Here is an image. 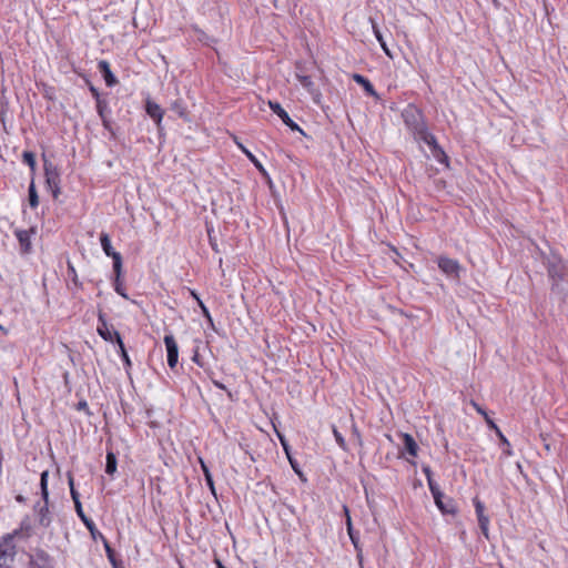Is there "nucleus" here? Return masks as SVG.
<instances>
[{"mask_svg": "<svg viewBox=\"0 0 568 568\" xmlns=\"http://www.w3.org/2000/svg\"><path fill=\"white\" fill-rule=\"evenodd\" d=\"M33 510L38 516L39 526L48 528L52 523V514L49 510V501H43V504L37 503L33 507Z\"/></svg>", "mask_w": 568, "mask_h": 568, "instance_id": "obj_12", "label": "nucleus"}, {"mask_svg": "<svg viewBox=\"0 0 568 568\" xmlns=\"http://www.w3.org/2000/svg\"><path fill=\"white\" fill-rule=\"evenodd\" d=\"M437 266L448 278L457 283L460 281L462 273L465 271L457 260L446 255L437 257Z\"/></svg>", "mask_w": 568, "mask_h": 568, "instance_id": "obj_4", "label": "nucleus"}, {"mask_svg": "<svg viewBox=\"0 0 568 568\" xmlns=\"http://www.w3.org/2000/svg\"><path fill=\"white\" fill-rule=\"evenodd\" d=\"M240 149L245 153V155L250 159V161L254 164V166L263 174L266 175V170L262 165V163L242 144L239 143Z\"/></svg>", "mask_w": 568, "mask_h": 568, "instance_id": "obj_28", "label": "nucleus"}, {"mask_svg": "<svg viewBox=\"0 0 568 568\" xmlns=\"http://www.w3.org/2000/svg\"><path fill=\"white\" fill-rule=\"evenodd\" d=\"M100 243L104 254L112 258L113 261V272L114 274H120L122 272V255L114 251L111 244L110 235L105 232L100 234Z\"/></svg>", "mask_w": 568, "mask_h": 568, "instance_id": "obj_6", "label": "nucleus"}, {"mask_svg": "<svg viewBox=\"0 0 568 568\" xmlns=\"http://www.w3.org/2000/svg\"><path fill=\"white\" fill-rule=\"evenodd\" d=\"M43 170H44L47 187L51 191L53 199L57 200L61 193L60 170L55 164H53L51 161H49L44 155H43Z\"/></svg>", "mask_w": 568, "mask_h": 568, "instance_id": "obj_3", "label": "nucleus"}, {"mask_svg": "<svg viewBox=\"0 0 568 568\" xmlns=\"http://www.w3.org/2000/svg\"><path fill=\"white\" fill-rule=\"evenodd\" d=\"M352 435H353L354 439L356 440V443L359 446H362L363 445L362 436H361V433L355 424H353V426H352Z\"/></svg>", "mask_w": 568, "mask_h": 568, "instance_id": "obj_47", "label": "nucleus"}, {"mask_svg": "<svg viewBox=\"0 0 568 568\" xmlns=\"http://www.w3.org/2000/svg\"><path fill=\"white\" fill-rule=\"evenodd\" d=\"M77 514L80 517V519L82 520V523L84 524V526L90 531V535L93 540H98V538H103V534L98 530L93 520L84 514L82 505H79V510H77Z\"/></svg>", "mask_w": 568, "mask_h": 568, "instance_id": "obj_14", "label": "nucleus"}, {"mask_svg": "<svg viewBox=\"0 0 568 568\" xmlns=\"http://www.w3.org/2000/svg\"><path fill=\"white\" fill-rule=\"evenodd\" d=\"M16 500L19 503V504H24L26 503V497L22 496V495H17L16 496Z\"/></svg>", "mask_w": 568, "mask_h": 568, "instance_id": "obj_55", "label": "nucleus"}, {"mask_svg": "<svg viewBox=\"0 0 568 568\" xmlns=\"http://www.w3.org/2000/svg\"><path fill=\"white\" fill-rule=\"evenodd\" d=\"M474 507H475L477 517L485 516V506L478 498H474Z\"/></svg>", "mask_w": 568, "mask_h": 568, "instance_id": "obj_42", "label": "nucleus"}, {"mask_svg": "<svg viewBox=\"0 0 568 568\" xmlns=\"http://www.w3.org/2000/svg\"><path fill=\"white\" fill-rule=\"evenodd\" d=\"M355 550H356V558L358 560V564H359L361 568H363V550H362L361 545L358 546V549H355Z\"/></svg>", "mask_w": 568, "mask_h": 568, "instance_id": "obj_53", "label": "nucleus"}, {"mask_svg": "<svg viewBox=\"0 0 568 568\" xmlns=\"http://www.w3.org/2000/svg\"><path fill=\"white\" fill-rule=\"evenodd\" d=\"M415 141L424 142L425 144H427L429 146L430 151L433 150V148L438 145L436 136L434 134H432L428 129L425 130V133H422L420 135H418L415 139Z\"/></svg>", "mask_w": 568, "mask_h": 568, "instance_id": "obj_25", "label": "nucleus"}, {"mask_svg": "<svg viewBox=\"0 0 568 568\" xmlns=\"http://www.w3.org/2000/svg\"><path fill=\"white\" fill-rule=\"evenodd\" d=\"M195 32L197 33V39L199 41H201L202 43L206 44V45H211L212 43H215L216 40L210 36H207L203 30L201 29H195Z\"/></svg>", "mask_w": 568, "mask_h": 568, "instance_id": "obj_38", "label": "nucleus"}, {"mask_svg": "<svg viewBox=\"0 0 568 568\" xmlns=\"http://www.w3.org/2000/svg\"><path fill=\"white\" fill-rule=\"evenodd\" d=\"M352 79L359 85L363 87L364 91L369 95L374 98H378V94L372 84V82L364 75L359 73H354Z\"/></svg>", "mask_w": 568, "mask_h": 568, "instance_id": "obj_18", "label": "nucleus"}, {"mask_svg": "<svg viewBox=\"0 0 568 568\" xmlns=\"http://www.w3.org/2000/svg\"><path fill=\"white\" fill-rule=\"evenodd\" d=\"M114 331L115 329H113L112 325H109L105 314L102 311H100L98 314L97 326V332L100 335V337L103 338L105 342L115 343V337L113 335Z\"/></svg>", "mask_w": 568, "mask_h": 568, "instance_id": "obj_10", "label": "nucleus"}, {"mask_svg": "<svg viewBox=\"0 0 568 568\" xmlns=\"http://www.w3.org/2000/svg\"><path fill=\"white\" fill-rule=\"evenodd\" d=\"M171 110H173L180 118L186 116V106L181 99L171 103Z\"/></svg>", "mask_w": 568, "mask_h": 568, "instance_id": "obj_32", "label": "nucleus"}, {"mask_svg": "<svg viewBox=\"0 0 568 568\" xmlns=\"http://www.w3.org/2000/svg\"><path fill=\"white\" fill-rule=\"evenodd\" d=\"M216 568H226L220 559H215Z\"/></svg>", "mask_w": 568, "mask_h": 568, "instance_id": "obj_57", "label": "nucleus"}, {"mask_svg": "<svg viewBox=\"0 0 568 568\" xmlns=\"http://www.w3.org/2000/svg\"><path fill=\"white\" fill-rule=\"evenodd\" d=\"M402 438L405 452L410 456L416 457L419 448L414 437L410 434L403 433Z\"/></svg>", "mask_w": 568, "mask_h": 568, "instance_id": "obj_20", "label": "nucleus"}, {"mask_svg": "<svg viewBox=\"0 0 568 568\" xmlns=\"http://www.w3.org/2000/svg\"><path fill=\"white\" fill-rule=\"evenodd\" d=\"M333 435H334V438L336 440V443L338 444V446L343 449V450H347V445H346V442H345V438L343 437V435L338 432V429L333 426Z\"/></svg>", "mask_w": 568, "mask_h": 568, "instance_id": "obj_40", "label": "nucleus"}, {"mask_svg": "<svg viewBox=\"0 0 568 568\" xmlns=\"http://www.w3.org/2000/svg\"><path fill=\"white\" fill-rule=\"evenodd\" d=\"M69 485H70V494L72 497V500L74 501V507H75V511H77V510H79V505H82V504L80 501L79 493L74 489L73 478L71 476L69 477Z\"/></svg>", "mask_w": 568, "mask_h": 568, "instance_id": "obj_37", "label": "nucleus"}, {"mask_svg": "<svg viewBox=\"0 0 568 568\" xmlns=\"http://www.w3.org/2000/svg\"><path fill=\"white\" fill-rule=\"evenodd\" d=\"M199 460L201 464V469L203 471L205 483H206L207 487L210 488L211 493L216 497L214 480H213V476L210 471V468L207 467V465L205 464V462L202 458H200Z\"/></svg>", "mask_w": 568, "mask_h": 568, "instance_id": "obj_23", "label": "nucleus"}, {"mask_svg": "<svg viewBox=\"0 0 568 568\" xmlns=\"http://www.w3.org/2000/svg\"><path fill=\"white\" fill-rule=\"evenodd\" d=\"M478 519V525H479V528L483 532V535L488 539L489 538V518L488 516H478L477 517Z\"/></svg>", "mask_w": 568, "mask_h": 568, "instance_id": "obj_35", "label": "nucleus"}, {"mask_svg": "<svg viewBox=\"0 0 568 568\" xmlns=\"http://www.w3.org/2000/svg\"><path fill=\"white\" fill-rule=\"evenodd\" d=\"M113 335L115 337V343L119 346V354H120L121 359H122V362L124 364L125 371L129 374V371L132 367V362H131L130 356H129V354L126 352L125 345L123 343V339H122L120 333L118 331H114Z\"/></svg>", "mask_w": 568, "mask_h": 568, "instance_id": "obj_17", "label": "nucleus"}, {"mask_svg": "<svg viewBox=\"0 0 568 568\" xmlns=\"http://www.w3.org/2000/svg\"><path fill=\"white\" fill-rule=\"evenodd\" d=\"M296 78H297L298 82L301 83V85L303 88H305L308 92L314 91V82L310 75L297 74Z\"/></svg>", "mask_w": 568, "mask_h": 568, "instance_id": "obj_34", "label": "nucleus"}, {"mask_svg": "<svg viewBox=\"0 0 568 568\" xmlns=\"http://www.w3.org/2000/svg\"><path fill=\"white\" fill-rule=\"evenodd\" d=\"M75 408H77L78 410H83V412H85V414H87L88 416H90V415L92 414V413L90 412V408H89V405H88L87 400H84V399H82V400L78 402V404H77Z\"/></svg>", "mask_w": 568, "mask_h": 568, "instance_id": "obj_45", "label": "nucleus"}, {"mask_svg": "<svg viewBox=\"0 0 568 568\" xmlns=\"http://www.w3.org/2000/svg\"><path fill=\"white\" fill-rule=\"evenodd\" d=\"M67 273H68V277L74 284V286L77 288H81L82 287V283L80 282V280L78 277V274H77V271H75V267L73 266V264L71 262H68V272Z\"/></svg>", "mask_w": 568, "mask_h": 568, "instance_id": "obj_33", "label": "nucleus"}, {"mask_svg": "<svg viewBox=\"0 0 568 568\" xmlns=\"http://www.w3.org/2000/svg\"><path fill=\"white\" fill-rule=\"evenodd\" d=\"M422 470H423L424 475L426 476L427 480H429V478H433V471L430 469V466L423 465Z\"/></svg>", "mask_w": 568, "mask_h": 568, "instance_id": "obj_51", "label": "nucleus"}, {"mask_svg": "<svg viewBox=\"0 0 568 568\" xmlns=\"http://www.w3.org/2000/svg\"><path fill=\"white\" fill-rule=\"evenodd\" d=\"M0 120L2 122H4V111L3 110H1V112H0Z\"/></svg>", "mask_w": 568, "mask_h": 568, "instance_id": "obj_59", "label": "nucleus"}, {"mask_svg": "<svg viewBox=\"0 0 568 568\" xmlns=\"http://www.w3.org/2000/svg\"><path fill=\"white\" fill-rule=\"evenodd\" d=\"M542 263L547 267L548 276L551 280V291H562L561 284H568V267L561 256L550 250L549 254L541 253Z\"/></svg>", "mask_w": 568, "mask_h": 568, "instance_id": "obj_1", "label": "nucleus"}, {"mask_svg": "<svg viewBox=\"0 0 568 568\" xmlns=\"http://www.w3.org/2000/svg\"><path fill=\"white\" fill-rule=\"evenodd\" d=\"M22 161L23 163L28 164L32 174H34L36 172V166H37V162H36V155L33 152L31 151H24L22 153Z\"/></svg>", "mask_w": 568, "mask_h": 568, "instance_id": "obj_30", "label": "nucleus"}, {"mask_svg": "<svg viewBox=\"0 0 568 568\" xmlns=\"http://www.w3.org/2000/svg\"><path fill=\"white\" fill-rule=\"evenodd\" d=\"M37 558L42 561V564H38L37 561L31 560V568H51L48 564L49 556L45 551L40 550L37 554Z\"/></svg>", "mask_w": 568, "mask_h": 568, "instance_id": "obj_29", "label": "nucleus"}, {"mask_svg": "<svg viewBox=\"0 0 568 568\" xmlns=\"http://www.w3.org/2000/svg\"><path fill=\"white\" fill-rule=\"evenodd\" d=\"M28 200H29V204L32 209H36L38 207L39 205V195H38V192H37V187H36V183H34V179L32 178L31 179V182H30V185H29V189H28Z\"/></svg>", "mask_w": 568, "mask_h": 568, "instance_id": "obj_26", "label": "nucleus"}, {"mask_svg": "<svg viewBox=\"0 0 568 568\" xmlns=\"http://www.w3.org/2000/svg\"><path fill=\"white\" fill-rule=\"evenodd\" d=\"M48 478H49V471L48 470H43L40 475V480L41 481H48Z\"/></svg>", "mask_w": 568, "mask_h": 568, "instance_id": "obj_54", "label": "nucleus"}, {"mask_svg": "<svg viewBox=\"0 0 568 568\" xmlns=\"http://www.w3.org/2000/svg\"><path fill=\"white\" fill-rule=\"evenodd\" d=\"M102 541H103V545H104V548H105V552H106V556L109 558V560L114 564V550L111 548L109 541L106 540V538L103 536V538H100Z\"/></svg>", "mask_w": 568, "mask_h": 568, "instance_id": "obj_41", "label": "nucleus"}, {"mask_svg": "<svg viewBox=\"0 0 568 568\" xmlns=\"http://www.w3.org/2000/svg\"><path fill=\"white\" fill-rule=\"evenodd\" d=\"M0 331H1L4 335H7V334H8V329H7L4 326H2L1 324H0Z\"/></svg>", "mask_w": 568, "mask_h": 568, "instance_id": "obj_58", "label": "nucleus"}, {"mask_svg": "<svg viewBox=\"0 0 568 568\" xmlns=\"http://www.w3.org/2000/svg\"><path fill=\"white\" fill-rule=\"evenodd\" d=\"M88 83H89V90L92 93L95 101L98 102L99 100H102L100 97L99 90L91 82H88Z\"/></svg>", "mask_w": 568, "mask_h": 568, "instance_id": "obj_50", "label": "nucleus"}, {"mask_svg": "<svg viewBox=\"0 0 568 568\" xmlns=\"http://www.w3.org/2000/svg\"><path fill=\"white\" fill-rule=\"evenodd\" d=\"M41 498L43 501H49L48 481L40 480Z\"/></svg>", "mask_w": 568, "mask_h": 568, "instance_id": "obj_44", "label": "nucleus"}, {"mask_svg": "<svg viewBox=\"0 0 568 568\" xmlns=\"http://www.w3.org/2000/svg\"><path fill=\"white\" fill-rule=\"evenodd\" d=\"M97 111L99 116L101 118L102 124L105 129H110V121L108 115L111 113V110L109 109L108 102L105 100H99L97 102Z\"/></svg>", "mask_w": 568, "mask_h": 568, "instance_id": "obj_19", "label": "nucleus"}, {"mask_svg": "<svg viewBox=\"0 0 568 568\" xmlns=\"http://www.w3.org/2000/svg\"><path fill=\"white\" fill-rule=\"evenodd\" d=\"M209 241H210V245H211L212 250L215 252H219V245H217L216 239H214L210 232H209Z\"/></svg>", "mask_w": 568, "mask_h": 568, "instance_id": "obj_52", "label": "nucleus"}, {"mask_svg": "<svg viewBox=\"0 0 568 568\" xmlns=\"http://www.w3.org/2000/svg\"><path fill=\"white\" fill-rule=\"evenodd\" d=\"M192 295H193V297H195V298H196V301L199 302L200 297L197 296V294H196L194 291H192Z\"/></svg>", "mask_w": 568, "mask_h": 568, "instance_id": "obj_60", "label": "nucleus"}, {"mask_svg": "<svg viewBox=\"0 0 568 568\" xmlns=\"http://www.w3.org/2000/svg\"><path fill=\"white\" fill-rule=\"evenodd\" d=\"M164 344L166 347L168 365L171 369H174L179 362V347L173 334L170 333L164 336Z\"/></svg>", "mask_w": 568, "mask_h": 568, "instance_id": "obj_8", "label": "nucleus"}, {"mask_svg": "<svg viewBox=\"0 0 568 568\" xmlns=\"http://www.w3.org/2000/svg\"><path fill=\"white\" fill-rule=\"evenodd\" d=\"M473 407L476 409V412L478 414H480L487 426L490 428V430H494L497 435V437L499 438L500 440V444L505 447L504 450H503V454L505 456H511L513 455V450H511V446H510V443L509 440L506 438V436L503 434V432L500 430V428L496 425V423L488 416L487 412L480 406L478 405L477 403L473 402L471 403Z\"/></svg>", "mask_w": 568, "mask_h": 568, "instance_id": "obj_5", "label": "nucleus"}, {"mask_svg": "<svg viewBox=\"0 0 568 568\" xmlns=\"http://www.w3.org/2000/svg\"><path fill=\"white\" fill-rule=\"evenodd\" d=\"M9 537L2 536L0 540V568H9L17 555L16 544Z\"/></svg>", "mask_w": 568, "mask_h": 568, "instance_id": "obj_7", "label": "nucleus"}, {"mask_svg": "<svg viewBox=\"0 0 568 568\" xmlns=\"http://www.w3.org/2000/svg\"><path fill=\"white\" fill-rule=\"evenodd\" d=\"M121 276H122V272L118 275L115 274V278H114V282H113V286H114V291L120 295L122 296L123 298L128 300L129 296L125 292V288L123 286V283H122V280H121Z\"/></svg>", "mask_w": 568, "mask_h": 568, "instance_id": "obj_31", "label": "nucleus"}, {"mask_svg": "<svg viewBox=\"0 0 568 568\" xmlns=\"http://www.w3.org/2000/svg\"><path fill=\"white\" fill-rule=\"evenodd\" d=\"M4 536H10L9 538H10V541H12V542H14L16 538L24 540V531H20V527H18L10 534H6Z\"/></svg>", "mask_w": 568, "mask_h": 568, "instance_id": "obj_43", "label": "nucleus"}, {"mask_svg": "<svg viewBox=\"0 0 568 568\" xmlns=\"http://www.w3.org/2000/svg\"><path fill=\"white\" fill-rule=\"evenodd\" d=\"M34 229L30 230H16L14 235L20 245L21 254H29L32 251L31 235L34 234Z\"/></svg>", "mask_w": 568, "mask_h": 568, "instance_id": "obj_11", "label": "nucleus"}, {"mask_svg": "<svg viewBox=\"0 0 568 568\" xmlns=\"http://www.w3.org/2000/svg\"><path fill=\"white\" fill-rule=\"evenodd\" d=\"M427 484L434 499H438V497H440V495L443 494L438 484L433 478H429V480H427Z\"/></svg>", "mask_w": 568, "mask_h": 568, "instance_id": "obj_39", "label": "nucleus"}, {"mask_svg": "<svg viewBox=\"0 0 568 568\" xmlns=\"http://www.w3.org/2000/svg\"><path fill=\"white\" fill-rule=\"evenodd\" d=\"M434 500H435L436 506L443 514H449V515L456 514L457 509H456V505H455V501L453 498L445 497V495L442 494L440 497H438V499H434Z\"/></svg>", "mask_w": 568, "mask_h": 568, "instance_id": "obj_16", "label": "nucleus"}, {"mask_svg": "<svg viewBox=\"0 0 568 568\" xmlns=\"http://www.w3.org/2000/svg\"><path fill=\"white\" fill-rule=\"evenodd\" d=\"M344 513L346 515V525H347V532H348L349 539H351L354 548L358 549V546H359V535H358V532L354 531V529H353L352 519H351V516H349V510H348V508L346 506H344Z\"/></svg>", "mask_w": 568, "mask_h": 568, "instance_id": "obj_22", "label": "nucleus"}, {"mask_svg": "<svg viewBox=\"0 0 568 568\" xmlns=\"http://www.w3.org/2000/svg\"><path fill=\"white\" fill-rule=\"evenodd\" d=\"M199 305L202 310L204 317L207 318V321L211 323V325H213V320L211 317L209 308L204 305V303L201 300H199Z\"/></svg>", "mask_w": 568, "mask_h": 568, "instance_id": "obj_46", "label": "nucleus"}, {"mask_svg": "<svg viewBox=\"0 0 568 568\" xmlns=\"http://www.w3.org/2000/svg\"><path fill=\"white\" fill-rule=\"evenodd\" d=\"M402 119L414 140L428 129L423 111L413 103L407 104L402 111Z\"/></svg>", "mask_w": 568, "mask_h": 568, "instance_id": "obj_2", "label": "nucleus"}, {"mask_svg": "<svg viewBox=\"0 0 568 568\" xmlns=\"http://www.w3.org/2000/svg\"><path fill=\"white\" fill-rule=\"evenodd\" d=\"M214 385L220 388V389H226V387L224 386V384L220 383V382H214Z\"/></svg>", "mask_w": 568, "mask_h": 568, "instance_id": "obj_56", "label": "nucleus"}, {"mask_svg": "<svg viewBox=\"0 0 568 568\" xmlns=\"http://www.w3.org/2000/svg\"><path fill=\"white\" fill-rule=\"evenodd\" d=\"M20 531H24V540L29 539L32 534V526L29 517H24L20 523Z\"/></svg>", "mask_w": 568, "mask_h": 568, "instance_id": "obj_36", "label": "nucleus"}, {"mask_svg": "<svg viewBox=\"0 0 568 568\" xmlns=\"http://www.w3.org/2000/svg\"><path fill=\"white\" fill-rule=\"evenodd\" d=\"M277 436L280 438V442H281V444L283 446V449H284L286 456L288 457V455H291V453H290V446H288L285 437L283 435H281L280 433H277Z\"/></svg>", "mask_w": 568, "mask_h": 568, "instance_id": "obj_49", "label": "nucleus"}, {"mask_svg": "<svg viewBox=\"0 0 568 568\" xmlns=\"http://www.w3.org/2000/svg\"><path fill=\"white\" fill-rule=\"evenodd\" d=\"M430 153L438 163L448 164V156L439 144L433 148Z\"/></svg>", "mask_w": 568, "mask_h": 568, "instance_id": "obj_27", "label": "nucleus"}, {"mask_svg": "<svg viewBox=\"0 0 568 568\" xmlns=\"http://www.w3.org/2000/svg\"><path fill=\"white\" fill-rule=\"evenodd\" d=\"M145 112L155 122L159 130L162 129L163 109L156 102L148 99L145 101Z\"/></svg>", "mask_w": 568, "mask_h": 568, "instance_id": "obj_13", "label": "nucleus"}, {"mask_svg": "<svg viewBox=\"0 0 568 568\" xmlns=\"http://www.w3.org/2000/svg\"><path fill=\"white\" fill-rule=\"evenodd\" d=\"M98 69L102 74L106 87L112 88L118 83V79L111 71L110 63L106 60H100L98 62Z\"/></svg>", "mask_w": 568, "mask_h": 568, "instance_id": "obj_15", "label": "nucleus"}, {"mask_svg": "<svg viewBox=\"0 0 568 568\" xmlns=\"http://www.w3.org/2000/svg\"><path fill=\"white\" fill-rule=\"evenodd\" d=\"M287 459H288V462H290V464H291V466H292L293 470H294V471H295L300 477H302V476H303V474H302V471H301V469H300V466H298V463L296 462V459H294L291 455H288Z\"/></svg>", "mask_w": 568, "mask_h": 568, "instance_id": "obj_48", "label": "nucleus"}, {"mask_svg": "<svg viewBox=\"0 0 568 568\" xmlns=\"http://www.w3.org/2000/svg\"><path fill=\"white\" fill-rule=\"evenodd\" d=\"M116 466L118 460L115 454L112 450H108L105 456V473L111 476L114 475Z\"/></svg>", "mask_w": 568, "mask_h": 568, "instance_id": "obj_24", "label": "nucleus"}, {"mask_svg": "<svg viewBox=\"0 0 568 568\" xmlns=\"http://www.w3.org/2000/svg\"><path fill=\"white\" fill-rule=\"evenodd\" d=\"M369 22L372 24V29H373L374 36H375L376 40L379 42L384 53L387 57L393 58L392 52H390V50L388 49V47L386 44V41H385V39L383 37V33H382L378 24L376 23V21L373 18H369Z\"/></svg>", "mask_w": 568, "mask_h": 568, "instance_id": "obj_21", "label": "nucleus"}, {"mask_svg": "<svg viewBox=\"0 0 568 568\" xmlns=\"http://www.w3.org/2000/svg\"><path fill=\"white\" fill-rule=\"evenodd\" d=\"M270 109L283 121L285 125H287L292 131H296L305 134L302 128L294 122L288 113L282 108V105L276 101H268Z\"/></svg>", "mask_w": 568, "mask_h": 568, "instance_id": "obj_9", "label": "nucleus"}]
</instances>
